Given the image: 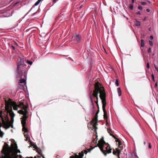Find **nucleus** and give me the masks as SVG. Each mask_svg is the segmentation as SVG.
Returning a JSON list of instances; mask_svg holds the SVG:
<instances>
[{
	"label": "nucleus",
	"instance_id": "obj_1",
	"mask_svg": "<svg viewBox=\"0 0 158 158\" xmlns=\"http://www.w3.org/2000/svg\"><path fill=\"white\" fill-rule=\"evenodd\" d=\"M100 93V97L101 98L102 104V109L104 112V117L105 119H107V114L105 110L106 104V95L103 87L101 86L100 84L98 82H96L94 85V89L93 92L91 91L89 93V97L91 102L93 103V97L96 98L97 101L95 102L97 103L98 102V94Z\"/></svg>",
	"mask_w": 158,
	"mask_h": 158
},
{
	"label": "nucleus",
	"instance_id": "obj_2",
	"mask_svg": "<svg viewBox=\"0 0 158 158\" xmlns=\"http://www.w3.org/2000/svg\"><path fill=\"white\" fill-rule=\"evenodd\" d=\"M1 152L2 154V158H22V157L21 155L17 154L20 151L17 149V146L16 143L10 148L7 144L5 143Z\"/></svg>",
	"mask_w": 158,
	"mask_h": 158
},
{
	"label": "nucleus",
	"instance_id": "obj_3",
	"mask_svg": "<svg viewBox=\"0 0 158 158\" xmlns=\"http://www.w3.org/2000/svg\"><path fill=\"white\" fill-rule=\"evenodd\" d=\"M24 64V60L23 58H20L17 64V76L21 78L19 80L20 84L26 82L27 79V75L25 72H23L21 69L23 66Z\"/></svg>",
	"mask_w": 158,
	"mask_h": 158
},
{
	"label": "nucleus",
	"instance_id": "obj_4",
	"mask_svg": "<svg viewBox=\"0 0 158 158\" xmlns=\"http://www.w3.org/2000/svg\"><path fill=\"white\" fill-rule=\"evenodd\" d=\"M98 145L105 156L106 155L107 153H109L111 152V149L109 144L106 143L103 139L98 141Z\"/></svg>",
	"mask_w": 158,
	"mask_h": 158
},
{
	"label": "nucleus",
	"instance_id": "obj_5",
	"mask_svg": "<svg viewBox=\"0 0 158 158\" xmlns=\"http://www.w3.org/2000/svg\"><path fill=\"white\" fill-rule=\"evenodd\" d=\"M81 36L77 33L73 35L72 38V40L74 41L76 43H79L81 40Z\"/></svg>",
	"mask_w": 158,
	"mask_h": 158
},
{
	"label": "nucleus",
	"instance_id": "obj_6",
	"mask_svg": "<svg viewBox=\"0 0 158 158\" xmlns=\"http://www.w3.org/2000/svg\"><path fill=\"white\" fill-rule=\"evenodd\" d=\"M97 118H93L91 122V123L92 124L94 129H96L97 128L96 126L97 125Z\"/></svg>",
	"mask_w": 158,
	"mask_h": 158
},
{
	"label": "nucleus",
	"instance_id": "obj_7",
	"mask_svg": "<svg viewBox=\"0 0 158 158\" xmlns=\"http://www.w3.org/2000/svg\"><path fill=\"white\" fill-rule=\"evenodd\" d=\"M2 126V117L0 116V127ZM0 137H2V132L0 131Z\"/></svg>",
	"mask_w": 158,
	"mask_h": 158
},
{
	"label": "nucleus",
	"instance_id": "obj_8",
	"mask_svg": "<svg viewBox=\"0 0 158 158\" xmlns=\"http://www.w3.org/2000/svg\"><path fill=\"white\" fill-rule=\"evenodd\" d=\"M107 131L108 133L110 134V135L112 136L113 138H114L115 139H117L115 136L113 134V132L111 130L110 128L107 129Z\"/></svg>",
	"mask_w": 158,
	"mask_h": 158
},
{
	"label": "nucleus",
	"instance_id": "obj_9",
	"mask_svg": "<svg viewBox=\"0 0 158 158\" xmlns=\"http://www.w3.org/2000/svg\"><path fill=\"white\" fill-rule=\"evenodd\" d=\"M26 86V87L27 88V86L26 85V84H25L24 85H23L21 84H20L18 87L19 88H20L21 89H23L24 91H25L26 89L25 88V86Z\"/></svg>",
	"mask_w": 158,
	"mask_h": 158
},
{
	"label": "nucleus",
	"instance_id": "obj_10",
	"mask_svg": "<svg viewBox=\"0 0 158 158\" xmlns=\"http://www.w3.org/2000/svg\"><path fill=\"white\" fill-rule=\"evenodd\" d=\"M120 152V150L119 149H116V151H114L113 152V154L114 155H116L117 154V155L118 156V158H119V155Z\"/></svg>",
	"mask_w": 158,
	"mask_h": 158
},
{
	"label": "nucleus",
	"instance_id": "obj_11",
	"mask_svg": "<svg viewBox=\"0 0 158 158\" xmlns=\"http://www.w3.org/2000/svg\"><path fill=\"white\" fill-rule=\"evenodd\" d=\"M41 0H38V1L35 3V4H34V5L31 8L30 10L27 13H29L31 11V10L33 8H34L35 6L38 5L40 2Z\"/></svg>",
	"mask_w": 158,
	"mask_h": 158
},
{
	"label": "nucleus",
	"instance_id": "obj_12",
	"mask_svg": "<svg viewBox=\"0 0 158 158\" xmlns=\"http://www.w3.org/2000/svg\"><path fill=\"white\" fill-rule=\"evenodd\" d=\"M135 25L136 26H140V22L137 20H135Z\"/></svg>",
	"mask_w": 158,
	"mask_h": 158
},
{
	"label": "nucleus",
	"instance_id": "obj_13",
	"mask_svg": "<svg viewBox=\"0 0 158 158\" xmlns=\"http://www.w3.org/2000/svg\"><path fill=\"white\" fill-rule=\"evenodd\" d=\"M118 93V96H120L121 95V91L120 88H118L117 89Z\"/></svg>",
	"mask_w": 158,
	"mask_h": 158
},
{
	"label": "nucleus",
	"instance_id": "obj_14",
	"mask_svg": "<svg viewBox=\"0 0 158 158\" xmlns=\"http://www.w3.org/2000/svg\"><path fill=\"white\" fill-rule=\"evenodd\" d=\"M141 47H143L144 46V43L143 40L141 39Z\"/></svg>",
	"mask_w": 158,
	"mask_h": 158
},
{
	"label": "nucleus",
	"instance_id": "obj_15",
	"mask_svg": "<svg viewBox=\"0 0 158 158\" xmlns=\"http://www.w3.org/2000/svg\"><path fill=\"white\" fill-rule=\"evenodd\" d=\"M27 63L29 64L30 65H31L32 64V62L29 60H27Z\"/></svg>",
	"mask_w": 158,
	"mask_h": 158
},
{
	"label": "nucleus",
	"instance_id": "obj_16",
	"mask_svg": "<svg viewBox=\"0 0 158 158\" xmlns=\"http://www.w3.org/2000/svg\"><path fill=\"white\" fill-rule=\"evenodd\" d=\"M140 3L141 5H146L147 4V3L146 2H140Z\"/></svg>",
	"mask_w": 158,
	"mask_h": 158
},
{
	"label": "nucleus",
	"instance_id": "obj_17",
	"mask_svg": "<svg viewBox=\"0 0 158 158\" xmlns=\"http://www.w3.org/2000/svg\"><path fill=\"white\" fill-rule=\"evenodd\" d=\"M129 8L131 10H132L133 8V5L130 4L129 6Z\"/></svg>",
	"mask_w": 158,
	"mask_h": 158
},
{
	"label": "nucleus",
	"instance_id": "obj_18",
	"mask_svg": "<svg viewBox=\"0 0 158 158\" xmlns=\"http://www.w3.org/2000/svg\"><path fill=\"white\" fill-rule=\"evenodd\" d=\"M115 84L117 86H118L119 85V83L118 82L117 80H116L115 81Z\"/></svg>",
	"mask_w": 158,
	"mask_h": 158
},
{
	"label": "nucleus",
	"instance_id": "obj_19",
	"mask_svg": "<svg viewBox=\"0 0 158 158\" xmlns=\"http://www.w3.org/2000/svg\"><path fill=\"white\" fill-rule=\"evenodd\" d=\"M152 79L153 80V81L155 82V78H154V76L153 75V74H152Z\"/></svg>",
	"mask_w": 158,
	"mask_h": 158
},
{
	"label": "nucleus",
	"instance_id": "obj_20",
	"mask_svg": "<svg viewBox=\"0 0 158 158\" xmlns=\"http://www.w3.org/2000/svg\"><path fill=\"white\" fill-rule=\"evenodd\" d=\"M149 44L151 45V46H152L153 45V43H152V41H150V40H149Z\"/></svg>",
	"mask_w": 158,
	"mask_h": 158
},
{
	"label": "nucleus",
	"instance_id": "obj_21",
	"mask_svg": "<svg viewBox=\"0 0 158 158\" xmlns=\"http://www.w3.org/2000/svg\"><path fill=\"white\" fill-rule=\"evenodd\" d=\"M138 8L139 10H142V7L141 6H138Z\"/></svg>",
	"mask_w": 158,
	"mask_h": 158
},
{
	"label": "nucleus",
	"instance_id": "obj_22",
	"mask_svg": "<svg viewBox=\"0 0 158 158\" xmlns=\"http://www.w3.org/2000/svg\"><path fill=\"white\" fill-rule=\"evenodd\" d=\"M148 52H152V49L151 48H149L148 49Z\"/></svg>",
	"mask_w": 158,
	"mask_h": 158
},
{
	"label": "nucleus",
	"instance_id": "obj_23",
	"mask_svg": "<svg viewBox=\"0 0 158 158\" xmlns=\"http://www.w3.org/2000/svg\"><path fill=\"white\" fill-rule=\"evenodd\" d=\"M136 13L137 15H141V13H140V12L139 11L136 12Z\"/></svg>",
	"mask_w": 158,
	"mask_h": 158
},
{
	"label": "nucleus",
	"instance_id": "obj_24",
	"mask_svg": "<svg viewBox=\"0 0 158 158\" xmlns=\"http://www.w3.org/2000/svg\"><path fill=\"white\" fill-rule=\"evenodd\" d=\"M147 67L148 68H149V63H147Z\"/></svg>",
	"mask_w": 158,
	"mask_h": 158
},
{
	"label": "nucleus",
	"instance_id": "obj_25",
	"mask_svg": "<svg viewBox=\"0 0 158 158\" xmlns=\"http://www.w3.org/2000/svg\"><path fill=\"white\" fill-rule=\"evenodd\" d=\"M150 39L151 40H152L153 39V37L152 36V35H151L150 36Z\"/></svg>",
	"mask_w": 158,
	"mask_h": 158
},
{
	"label": "nucleus",
	"instance_id": "obj_26",
	"mask_svg": "<svg viewBox=\"0 0 158 158\" xmlns=\"http://www.w3.org/2000/svg\"><path fill=\"white\" fill-rule=\"evenodd\" d=\"M148 147L149 148H151V143H149Z\"/></svg>",
	"mask_w": 158,
	"mask_h": 158
},
{
	"label": "nucleus",
	"instance_id": "obj_27",
	"mask_svg": "<svg viewBox=\"0 0 158 158\" xmlns=\"http://www.w3.org/2000/svg\"><path fill=\"white\" fill-rule=\"evenodd\" d=\"M146 10L148 12H149L150 11V10L149 9H147Z\"/></svg>",
	"mask_w": 158,
	"mask_h": 158
},
{
	"label": "nucleus",
	"instance_id": "obj_28",
	"mask_svg": "<svg viewBox=\"0 0 158 158\" xmlns=\"http://www.w3.org/2000/svg\"><path fill=\"white\" fill-rule=\"evenodd\" d=\"M157 86V83L156 82V83L155 84V86L156 87Z\"/></svg>",
	"mask_w": 158,
	"mask_h": 158
},
{
	"label": "nucleus",
	"instance_id": "obj_29",
	"mask_svg": "<svg viewBox=\"0 0 158 158\" xmlns=\"http://www.w3.org/2000/svg\"><path fill=\"white\" fill-rule=\"evenodd\" d=\"M37 13V12H35L32 15H35V14H36V13Z\"/></svg>",
	"mask_w": 158,
	"mask_h": 158
},
{
	"label": "nucleus",
	"instance_id": "obj_30",
	"mask_svg": "<svg viewBox=\"0 0 158 158\" xmlns=\"http://www.w3.org/2000/svg\"><path fill=\"white\" fill-rule=\"evenodd\" d=\"M12 48H13V49H15V47H14L13 46H12Z\"/></svg>",
	"mask_w": 158,
	"mask_h": 158
},
{
	"label": "nucleus",
	"instance_id": "obj_31",
	"mask_svg": "<svg viewBox=\"0 0 158 158\" xmlns=\"http://www.w3.org/2000/svg\"><path fill=\"white\" fill-rule=\"evenodd\" d=\"M146 19V17H145V18H144V19H143V20L144 21H145Z\"/></svg>",
	"mask_w": 158,
	"mask_h": 158
},
{
	"label": "nucleus",
	"instance_id": "obj_32",
	"mask_svg": "<svg viewBox=\"0 0 158 158\" xmlns=\"http://www.w3.org/2000/svg\"><path fill=\"white\" fill-rule=\"evenodd\" d=\"M134 2V0H132V3H133Z\"/></svg>",
	"mask_w": 158,
	"mask_h": 158
},
{
	"label": "nucleus",
	"instance_id": "obj_33",
	"mask_svg": "<svg viewBox=\"0 0 158 158\" xmlns=\"http://www.w3.org/2000/svg\"><path fill=\"white\" fill-rule=\"evenodd\" d=\"M12 14H11V15H8V16H7V17H9V16H12Z\"/></svg>",
	"mask_w": 158,
	"mask_h": 158
},
{
	"label": "nucleus",
	"instance_id": "obj_34",
	"mask_svg": "<svg viewBox=\"0 0 158 158\" xmlns=\"http://www.w3.org/2000/svg\"><path fill=\"white\" fill-rule=\"evenodd\" d=\"M116 142L118 141V139H117V140H116Z\"/></svg>",
	"mask_w": 158,
	"mask_h": 158
},
{
	"label": "nucleus",
	"instance_id": "obj_35",
	"mask_svg": "<svg viewBox=\"0 0 158 158\" xmlns=\"http://www.w3.org/2000/svg\"><path fill=\"white\" fill-rule=\"evenodd\" d=\"M11 131L12 132H13V130H12H12H11Z\"/></svg>",
	"mask_w": 158,
	"mask_h": 158
},
{
	"label": "nucleus",
	"instance_id": "obj_36",
	"mask_svg": "<svg viewBox=\"0 0 158 158\" xmlns=\"http://www.w3.org/2000/svg\"><path fill=\"white\" fill-rule=\"evenodd\" d=\"M43 158H45L44 156H42Z\"/></svg>",
	"mask_w": 158,
	"mask_h": 158
},
{
	"label": "nucleus",
	"instance_id": "obj_37",
	"mask_svg": "<svg viewBox=\"0 0 158 158\" xmlns=\"http://www.w3.org/2000/svg\"><path fill=\"white\" fill-rule=\"evenodd\" d=\"M154 54H155L154 53L153 54H152V56H154Z\"/></svg>",
	"mask_w": 158,
	"mask_h": 158
},
{
	"label": "nucleus",
	"instance_id": "obj_38",
	"mask_svg": "<svg viewBox=\"0 0 158 158\" xmlns=\"http://www.w3.org/2000/svg\"><path fill=\"white\" fill-rule=\"evenodd\" d=\"M119 146H120V143H119Z\"/></svg>",
	"mask_w": 158,
	"mask_h": 158
},
{
	"label": "nucleus",
	"instance_id": "obj_39",
	"mask_svg": "<svg viewBox=\"0 0 158 158\" xmlns=\"http://www.w3.org/2000/svg\"><path fill=\"white\" fill-rule=\"evenodd\" d=\"M127 19L128 20V19L127 18Z\"/></svg>",
	"mask_w": 158,
	"mask_h": 158
},
{
	"label": "nucleus",
	"instance_id": "obj_40",
	"mask_svg": "<svg viewBox=\"0 0 158 158\" xmlns=\"http://www.w3.org/2000/svg\"><path fill=\"white\" fill-rule=\"evenodd\" d=\"M150 30V28H149V30Z\"/></svg>",
	"mask_w": 158,
	"mask_h": 158
},
{
	"label": "nucleus",
	"instance_id": "obj_41",
	"mask_svg": "<svg viewBox=\"0 0 158 158\" xmlns=\"http://www.w3.org/2000/svg\"><path fill=\"white\" fill-rule=\"evenodd\" d=\"M56 0H54V1H56Z\"/></svg>",
	"mask_w": 158,
	"mask_h": 158
},
{
	"label": "nucleus",
	"instance_id": "obj_42",
	"mask_svg": "<svg viewBox=\"0 0 158 158\" xmlns=\"http://www.w3.org/2000/svg\"><path fill=\"white\" fill-rule=\"evenodd\" d=\"M124 17H125V16H124Z\"/></svg>",
	"mask_w": 158,
	"mask_h": 158
},
{
	"label": "nucleus",
	"instance_id": "obj_43",
	"mask_svg": "<svg viewBox=\"0 0 158 158\" xmlns=\"http://www.w3.org/2000/svg\"><path fill=\"white\" fill-rule=\"evenodd\" d=\"M31 158H32V157H31Z\"/></svg>",
	"mask_w": 158,
	"mask_h": 158
}]
</instances>
